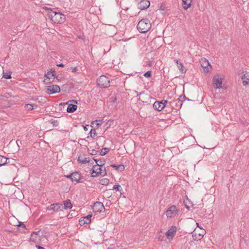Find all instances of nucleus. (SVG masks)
<instances>
[{"mask_svg":"<svg viewBox=\"0 0 249 249\" xmlns=\"http://www.w3.org/2000/svg\"><path fill=\"white\" fill-rule=\"evenodd\" d=\"M92 209L93 211L95 213H100L103 210H105V208L103 203L99 201H97L94 203Z\"/></svg>","mask_w":249,"mask_h":249,"instance_id":"9b49d317","label":"nucleus"},{"mask_svg":"<svg viewBox=\"0 0 249 249\" xmlns=\"http://www.w3.org/2000/svg\"><path fill=\"white\" fill-rule=\"evenodd\" d=\"M9 159L5 157L0 156V166L5 165L7 163V160Z\"/></svg>","mask_w":249,"mask_h":249,"instance_id":"393cba45","label":"nucleus"},{"mask_svg":"<svg viewBox=\"0 0 249 249\" xmlns=\"http://www.w3.org/2000/svg\"><path fill=\"white\" fill-rule=\"evenodd\" d=\"M90 163H91V164H92L93 163V161L90 162Z\"/></svg>","mask_w":249,"mask_h":249,"instance_id":"052dcab7","label":"nucleus"},{"mask_svg":"<svg viewBox=\"0 0 249 249\" xmlns=\"http://www.w3.org/2000/svg\"><path fill=\"white\" fill-rule=\"evenodd\" d=\"M71 181H75L77 183L81 182L82 181H81V174L77 171L73 172V175H72V177L71 178Z\"/></svg>","mask_w":249,"mask_h":249,"instance_id":"dca6fc26","label":"nucleus"},{"mask_svg":"<svg viewBox=\"0 0 249 249\" xmlns=\"http://www.w3.org/2000/svg\"><path fill=\"white\" fill-rule=\"evenodd\" d=\"M177 228L176 226H172L166 233V236L168 239L172 238L176 234Z\"/></svg>","mask_w":249,"mask_h":249,"instance_id":"ddd939ff","label":"nucleus"},{"mask_svg":"<svg viewBox=\"0 0 249 249\" xmlns=\"http://www.w3.org/2000/svg\"><path fill=\"white\" fill-rule=\"evenodd\" d=\"M57 66L59 67H63L64 66V65L63 64V63H58L57 64Z\"/></svg>","mask_w":249,"mask_h":249,"instance_id":"c03bdc74","label":"nucleus"},{"mask_svg":"<svg viewBox=\"0 0 249 249\" xmlns=\"http://www.w3.org/2000/svg\"><path fill=\"white\" fill-rule=\"evenodd\" d=\"M39 233V231L33 232L31 236L33 237L34 234L37 235Z\"/></svg>","mask_w":249,"mask_h":249,"instance_id":"79ce46f5","label":"nucleus"},{"mask_svg":"<svg viewBox=\"0 0 249 249\" xmlns=\"http://www.w3.org/2000/svg\"><path fill=\"white\" fill-rule=\"evenodd\" d=\"M243 84L244 86L249 85V73L246 72L241 76Z\"/></svg>","mask_w":249,"mask_h":249,"instance_id":"a211bd4d","label":"nucleus"},{"mask_svg":"<svg viewBox=\"0 0 249 249\" xmlns=\"http://www.w3.org/2000/svg\"><path fill=\"white\" fill-rule=\"evenodd\" d=\"M2 78H4L5 79H11V73L12 71L10 70H6L5 69L6 68V67H5V65L2 66Z\"/></svg>","mask_w":249,"mask_h":249,"instance_id":"4468645a","label":"nucleus"},{"mask_svg":"<svg viewBox=\"0 0 249 249\" xmlns=\"http://www.w3.org/2000/svg\"><path fill=\"white\" fill-rule=\"evenodd\" d=\"M147 62L150 63V62H152V61H148Z\"/></svg>","mask_w":249,"mask_h":249,"instance_id":"bf43d9fd","label":"nucleus"},{"mask_svg":"<svg viewBox=\"0 0 249 249\" xmlns=\"http://www.w3.org/2000/svg\"><path fill=\"white\" fill-rule=\"evenodd\" d=\"M135 92L137 93V96H138L143 93V92H141L140 93H138V92L137 91H135Z\"/></svg>","mask_w":249,"mask_h":249,"instance_id":"603ef678","label":"nucleus"},{"mask_svg":"<svg viewBox=\"0 0 249 249\" xmlns=\"http://www.w3.org/2000/svg\"><path fill=\"white\" fill-rule=\"evenodd\" d=\"M51 124L53 125V126H57L59 124V122L56 120H52L51 121Z\"/></svg>","mask_w":249,"mask_h":249,"instance_id":"473e14b6","label":"nucleus"},{"mask_svg":"<svg viewBox=\"0 0 249 249\" xmlns=\"http://www.w3.org/2000/svg\"><path fill=\"white\" fill-rule=\"evenodd\" d=\"M151 75L152 71H148L144 73L143 76L146 78H149L151 76Z\"/></svg>","mask_w":249,"mask_h":249,"instance_id":"2f4dec72","label":"nucleus"},{"mask_svg":"<svg viewBox=\"0 0 249 249\" xmlns=\"http://www.w3.org/2000/svg\"><path fill=\"white\" fill-rule=\"evenodd\" d=\"M109 151H110L109 148H107V147L101 149V150L100 152V155L101 156H104V155H106L107 153H108L109 152Z\"/></svg>","mask_w":249,"mask_h":249,"instance_id":"bb28decb","label":"nucleus"},{"mask_svg":"<svg viewBox=\"0 0 249 249\" xmlns=\"http://www.w3.org/2000/svg\"><path fill=\"white\" fill-rule=\"evenodd\" d=\"M46 210L57 213L63 210V205L61 203H53L47 207Z\"/></svg>","mask_w":249,"mask_h":249,"instance_id":"6e6552de","label":"nucleus"},{"mask_svg":"<svg viewBox=\"0 0 249 249\" xmlns=\"http://www.w3.org/2000/svg\"><path fill=\"white\" fill-rule=\"evenodd\" d=\"M93 160L96 162V164L98 163V161H100V160H97L94 158H93Z\"/></svg>","mask_w":249,"mask_h":249,"instance_id":"de8ad7c7","label":"nucleus"},{"mask_svg":"<svg viewBox=\"0 0 249 249\" xmlns=\"http://www.w3.org/2000/svg\"><path fill=\"white\" fill-rule=\"evenodd\" d=\"M177 65L178 70L181 73H184L186 71L187 69L183 66V63H177Z\"/></svg>","mask_w":249,"mask_h":249,"instance_id":"a878e982","label":"nucleus"},{"mask_svg":"<svg viewBox=\"0 0 249 249\" xmlns=\"http://www.w3.org/2000/svg\"><path fill=\"white\" fill-rule=\"evenodd\" d=\"M64 206H63V210H67L68 209H71L72 205L71 203V201L70 199H67L63 201Z\"/></svg>","mask_w":249,"mask_h":249,"instance_id":"6ab92c4d","label":"nucleus"},{"mask_svg":"<svg viewBox=\"0 0 249 249\" xmlns=\"http://www.w3.org/2000/svg\"><path fill=\"white\" fill-rule=\"evenodd\" d=\"M72 175H73V173H71V174H70L69 175H65L64 176L65 177H66L67 178H70L71 180V178L72 177Z\"/></svg>","mask_w":249,"mask_h":249,"instance_id":"e433bc0d","label":"nucleus"},{"mask_svg":"<svg viewBox=\"0 0 249 249\" xmlns=\"http://www.w3.org/2000/svg\"><path fill=\"white\" fill-rule=\"evenodd\" d=\"M90 137L92 138H94L96 135V132L95 129H91L90 131Z\"/></svg>","mask_w":249,"mask_h":249,"instance_id":"7c9ffc66","label":"nucleus"},{"mask_svg":"<svg viewBox=\"0 0 249 249\" xmlns=\"http://www.w3.org/2000/svg\"><path fill=\"white\" fill-rule=\"evenodd\" d=\"M121 188V186L119 184L115 185L113 187V190H116L118 191H120V188Z\"/></svg>","mask_w":249,"mask_h":249,"instance_id":"f704fd0d","label":"nucleus"},{"mask_svg":"<svg viewBox=\"0 0 249 249\" xmlns=\"http://www.w3.org/2000/svg\"><path fill=\"white\" fill-rule=\"evenodd\" d=\"M150 3L148 0H140L138 3V8L142 10L147 9Z\"/></svg>","mask_w":249,"mask_h":249,"instance_id":"9d476101","label":"nucleus"},{"mask_svg":"<svg viewBox=\"0 0 249 249\" xmlns=\"http://www.w3.org/2000/svg\"><path fill=\"white\" fill-rule=\"evenodd\" d=\"M45 77L46 79L44 80L45 84L52 83L54 78H56L55 71L52 69L50 71H48L45 74Z\"/></svg>","mask_w":249,"mask_h":249,"instance_id":"20e7f679","label":"nucleus"},{"mask_svg":"<svg viewBox=\"0 0 249 249\" xmlns=\"http://www.w3.org/2000/svg\"><path fill=\"white\" fill-rule=\"evenodd\" d=\"M184 204H185V208H186L187 209H188V210H190V208H189V206L187 204V202H185V201H184Z\"/></svg>","mask_w":249,"mask_h":249,"instance_id":"a18cd8bd","label":"nucleus"},{"mask_svg":"<svg viewBox=\"0 0 249 249\" xmlns=\"http://www.w3.org/2000/svg\"><path fill=\"white\" fill-rule=\"evenodd\" d=\"M77 106L76 105L71 104L68 105L67 111L68 113H73L77 109Z\"/></svg>","mask_w":249,"mask_h":249,"instance_id":"412c9836","label":"nucleus"},{"mask_svg":"<svg viewBox=\"0 0 249 249\" xmlns=\"http://www.w3.org/2000/svg\"><path fill=\"white\" fill-rule=\"evenodd\" d=\"M109 180L107 178H103L100 180V184L103 185H107L109 183Z\"/></svg>","mask_w":249,"mask_h":249,"instance_id":"c756f323","label":"nucleus"},{"mask_svg":"<svg viewBox=\"0 0 249 249\" xmlns=\"http://www.w3.org/2000/svg\"><path fill=\"white\" fill-rule=\"evenodd\" d=\"M18 226L21 227H23L24 228H26V226H25V224H24L23 223H22L21 222H20L19 223V224L18 225Z\"/></svg>","mask_w":249,"mask_h":249,"instance_id":"ea45409f","label":"nucleus"},{"mask_svg":"<svg viewBox=\"0 0 249 249\" xmlns=\"http://www.w3.org/2000/svg\"><path fill=\"white\" fill-rule=\"evenodd\" d=\"M95 121L97 122V123H96L97 126L101 125L103 123L102 120H96Z\"/></svg>","mask_w":249,"mask_h":249,"instance_id":"c9c22d12","label":"nucleus"},{"mask_svg":"<svg viewBox=\"0 0 249 249\" xmlns=\"http://www.w3.org/2000/svg\"><path fill=\"white\" fill-rule=\"evenodd\" d=\"M168 103V101L165 100H162L161 101H156L153 104V107L154 109L160 111L163 109Z\"/></svg>","mask_w":249,"mask_h":249,"instance_id":"39448f33","label":"nucleus"},{"mask_svg":"<svg viewBox=\"0 0 249 249\" xmlns=\"http://www.w3.org/2000/svg\"><path fill=\"white\" fill-rule=\"evenodd\" d=\"M105 164V160H100V161H98V163H97V165L99 166V167H102L104 166Z\"/></svg>","mask_w":249,"mask_h":249,"instance_id":"72a5a7b5","label":"nucleus"},{"mask_svg":"<svg viewBox=\"0 0 249 249\" xmlns=\"http://www.w3.org/2000/svg\"><path fill=\"white\" fill-rule=\"evenodd\" d=\"M170 105L172 106L171 104L172 103H175V109H179L181 108L182 105V101L180 99V98H178L176 99L173 103L169 102Z\"/></svg>","mask_w":249,"mask_h":249,"instance_id":"f3484780","label":"nucleus"},{"mask_svg":"<svg viewBox=\"0 0 249 249\" xmlns=\"http://www.w3.org/2000/svg\"><path fill=\"white\" fill-rule=\"evenodd\" d=\"M46 9L50 10L49 13V18L55 23H62L65 20V16L60 12L53 11L50 8H46Z\"/></svg>","mask_w":249,"mask_h":249,"instance_id":"f257e3e1","label":"nucleus"},{"mask_svg":"<svg viewBox=\"0 0 249 249\" xmlns=\"http://www.w3.org/2000/svg\"><path fill=\"white\" fill-rule=\"evenodd\" d=\"M92 214H89L86 216L83 217V219L80 218L79 220V224L81 226L84 225L85 224H89L91 221V217Z\"/></svg>","mask_w":249,"mask_h":249,"instance_id":"2eb2a0df","label":"nucleus"},{"mask_svg":"<svg viewBox=\"0 0 249 249\" xmlns=\"http://www.w3.org/2000/svg\"><path fill=\"white\" fill-rule=\"evenodd\" d=\"M8 95H9V94L6 93L4 96L6 98H8Z\"/></svg>","mask_w":249,"mask_h":249,"instance_id":"5fc2aeb1","label":"nucleus"},{"mask_svg":"<svg viewBox=\"0 0 249 249\" xmlns=\"http://www.w3.org/2000/svg\"><path fill=\"white\" fill-rule=\"evenodd\" d=\"M67 217L68 218H71L72 217V214H70V213L68 214Z\"/></svg>","mask_w":249,"mask_h":249,"instance_id":"864d4df0","label":"nucleus"},{"mask_svg":"<svg viewBox=\"0 0 249 249\" xmlns=\"http://www.w3.org/2000/svg\"><path fill=\"white\" fill-rule=\"evenodd\" d=\"M36 247L37 248V249H45L44 247H42L39 245H36Z\"/></svg>","mask_w":249,"mask_h":249,"instance_id":"37998d69","label":"nucleus"},{"mask_svg":"<svg viewBox=\"0 0 249 249\" xmlns=\"http://www.w3.org/2000/svg\"><path fill=\"white\" fill-rule=\"evenodd\" d=\"M199 62H207V63H208L209 62V61L206 59L205 58H201V60Z\"/></svg>","mask_w":249,"mask_h":249,"instance_id":"58836bf2","label":"nucleus"},{"mask_svg":"<svg viewBox=\"0 0 249 249\" xmlns=\"http://www.w3.org/2000/svg\"><path fill=\"white\" fill-rule=\"evenodd\" d=\"M88 151L89 153L91 155H95L98 152V151H97L95 149H91V148H88Z\"/></svg>","mask_w":249,"mask_h":249,"instance_id":"c85d7f7f","label":"nucleus"},{"mask_svg":"<svg viewBox=\"0 0 249 249\" xmlns=\"http://www.w3.org/2000/svg\"><path fill=\"white\" fill-rule=\"evenodd\" d=\"M68 104V103H61L59 104V106H64Z\"/></svg>","mask_w":249,"mask_h":249,"instance_id":"8fccbe9b","label":"nucleus"},{"mask_svg":"<svg viewBox=\"0 0 249 249\" xmlns=\"http://www.w3.org/2000/svg\"><path fill=\"white\" fill-rule=\"evenodd\" d=\"M101 167H99L97 164L93 165L90 170V173L92 177H96L97 175L102 173Z\"/></svg>","mask_w":249,"mask_h":249,"instance_id":"1a4fd4ad","label":"nucleus"},{"mask_svg":"<svg viewBox=\"0 0 249 249\" xmlns=\"http://www.w3.org/2000/svg\"><path fill=\"white\" fill-rule=\"evenodd\" d=\"M70 102H74V103H77V101H75V100H72Z\"/></svg>","mask_w":249,"mask_h":249,"instance_id":"6e6d98bb","label":"nucleus"},{"mask_svg":"<svg viewBox=\"0 0 249 249\" xmlns=\"http://www.w3.org/2000/svg\"><path fill=\"white\" fill-rule=\"evenodd\" d=\"M223 78L220 75H215L213 78V85L215 89L222 88Z\"/></svg>","mask_w":249,"mask_h":249,"instance_id":"423d86ee","label":"nucleus"},{"mask_svg":"<svg viewBox=\"0 0 249 249\" xmlns=\"http://www.w3.org/2000/svg\"><path fill=\"white\" fill-rule=\"evenodd\" d=\"M77 160L79 163H81L82 164H85L87 163L90 162V160H89V158H82L80 156H79Z\"/></svg>","mask_w":249,"mask_h":249,"instance_id":"b1692460","label":"nucleus"},{"mask_svg":"<svg viewBox=\"0 0 249 249\" xmlns=\"http://www.w3.org/2000/svg\"><path fill=\"white\" fill-rule=\"evenodd\" d=\"M110 166L115 168V169L118 171L122 172L124 170V166L123 164L116 165L114 164L110 165Z\"/></svg>","mask_w":249,"mask_h":249,"instance_id":"5701e85b","label":"nucleus"},{"mask_svg":"<svg viewBox=\"0 0 249 249\" xmlns=\"http://www.w3.org/2000/svg\"><path fill=\"white\" fill-rule=\"evenodd\" d=\"M97 85L101 88H107L110 86V81L107 77L101 75L97 79Z\"/></svg>","mask_w":249,"mask_h":249,"instance_id":"7ed1b4c3","label":"nucleus"},{"mask_svg":"<svg viewBox=\"0 0 249 249\" xmlns=\"http://www.w3.org/2000/svg\"><path fill=\"white\" fill-rule=\"evenodd\" d=\"M104 173V174L103 175V176H105L107 175V171L106 170V168H105V169H104V172H103Z\"/></svg>","mask_w":249,"mask_h":249,"instance_id":"09e8293b","label":"nucleus"},{"mask_svg":"<svg viewBox=\"0 0 249 249\" xmlns=\"http://www.w3.org/2000/svg\"><path fill=\"white\" fill-rule=\"evenodd\" d=\"M60 91V87L56 85H51L46 86V92L48 94L58 93Z\"/></svg>","mask_w":249,"mask_h":249,"instance_id":"0eeeda50","label":"nucleus"},{"mask_svg":"<svg viewBox=\"0 0 249 249\" xmlns=\"http://www.w3.org/2000/svg\"><path fill=\"white\" fill-rule=\"evenodd\" d=\"M192 0H182V6L185 10H187L191 4Z\"/></svg>","mask_w":249,"mask_h":249,"instance_id":"4be33fe9","label":"nucleus"},{"mask_svg":"<svg viewBox=\"0 0 249 249\" xmlns=\"http://www.w3.org/2000/svg\"><path fill=\"white\" fill-rule=\"evenodd\" d=\"M116 100H117L116 97H114V98L112 97V101H111V102L112 103H115L116 101Z\"/></svg>","mask_w":249,"mask_h":249,"instance_id":"49530a36","label":"nucleus"},{"mask_svg":"<svg viewBox=\"0 0 249 249\" xmlns=\"http://www.w3.org/2000/svg\"><path fill=\"white\" fill-rule=\"evenodd\" d=\"M201 66L203 68L204 72H208L210 71V70L212 69L211 63H201Z\"/></svg>","mask_w":249,"mask_h":249,"instance_id":"aec40b11","label":"nucleus"},{"mask_svg":"<svg viewBox=\"0 0 249 249\" xmlns=\"http://www.w3.org/2000/svg\"><path fill=\"white\" fill-rule=\"evenodd\" d=\"M34 105L31 104H27L25 105L24 107L29 111H31L33 110Z\"/></svg>","mask_w":249,"mask_h":249,"instance_id":"cd10ccee","label":"nucleus"},{"mask_svg":"<svg viewBox=\"0 0 249 249\" xmlns=\"http://www.w3.org/2000/svg\"><path fill=\"white\" fill-rule=\"evenodd\" d=\"M88 125H86V126H84V129L85 131H87L88 130V128L87 127Z\"/></svg>","mask_w":249,"mask_h":249,"instance_id":"3c124183","label":"nucleus"},{"mask_svg":"<svg viewBox=\"0 0 249 249\" xmlns=\"http://www.w3.org/2000/svg\"><path fill=\"white\" fill-rule=\"evenodd\" d=\"M175 61H176V62H177V63H178V60H175Z\"/></svg>","mask_w":249,"mask_h":249,"instance_id":"4d7b16f0","label":"nucleus"},{"mask_svg":"<svg viewBox=\"0 0 249 249\" xmlns=\"http://www.w3.org/2000/svg\"><path fill=\"white\" fill-rule=\"evenodd\" d=\"M182 98L183 99V100H188V101H190V100H189V99H188V98L185 96V95H183V96H180V99L181 98H182Z\"/></svg>","mask_w":249,"mask_h":249,"instance_id":"a19ab883","label":"nucleus"},{"mask_svg":"<svg viewBox=\"0 0 249 249\" xmlns=\"http://www.w3.org/2000/svg\"><path fill=\"white\" fill-rule=\"evenodd\" d=\"M71 71L72 72H76L78 71L77 68L76 67H75L74 68H72L71 67Z\"/></svg>","mask_w":249,"mask_h":249,"instance_id":"4c0bfd02","label":"nucleus"},{"mask_svg":"<svg viewBox=\"0 0 249 249\" xmlns=\"http://www.w3.org/2000/svg\"><path fill=\"white\" fill-rule=\"evenodd\" d=\"M78 38H82L81 37H80V36H78Z\"/></svg>","mask_w":249,"mask_h":249,"instance_id":"680f3d73","label":"nucleus"},{"mask_svg":"<svg viewBox=\"0 0 249 249\" xmlns=\"http://www.w3.org/2000/svg\"><path fill=\"white\" fill-rule=\"evenodd\" d=\"M151 27L150 21L147 18L141 19L138 23L137 29L141 33H145L148 32Z\"/></svg>","mask_w":249,"mask_h":249,"instance_id":"f03ea898","label":"nucleus"},{"mask_svg":"<svg viewBox=\"0 0 249 249\" xmlns=\"http://www.w3.org/2000/svg\"><path fill=\"white\" fill-rule=\"evenodd\" d=\"M178 212L176 206L172 205L170 207L166 212V214L168 217H172L173 215H176Z\"/></svg>","mask_w":249,"mask_h":249,"instance_id":"f8f14e48","label":"nucleus"},{"mask_svg":"<svg viewBox=\"0 0 249 249\" xmlns=\"http://www.w3.org/2000/svg\"><path fill=\"white\" fill-rule=\"evenodd\" d=\"M147 64H148L149 66H151L152 65H151V64H152V63H147Z\"/></svg>","mask_w":249,"mask_h":249,"instance_id":"13d9d810","label":"nucleus"}]
</instances>
